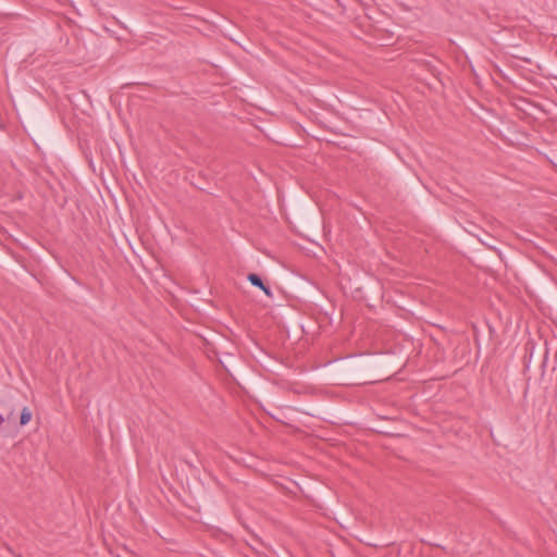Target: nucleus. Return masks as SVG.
I'll return each mask as SVG.
<instances>
[{"instance_id": "f257e3e1", "label": "nucleus", "mask_w": 557, "mask_h": 557, "mask_svg": "<svg viewBox=\"0 0 557 557\" xmlns=\"http://www.w3.org/2000/svg\"><path fill=\"white\" fill-rule=\"evenodd\" d=\"M247 280L255 287L260 288L268 297H272V292L270 286L265 285L260 275L256 273H249Z\"/></svg>"}, {"instance_id": "f03ea898", "label": "nucleus", "mask_w": 557, "mask_h": 557, "mask_svg": "<svg viewBox=\"0 0 557 557\" xmlns=\"http://www.w3.org/2000/svg\"><path fill=\"white\" fill-rule=\"evenodd\" d=\"M32 411L29 410V408L27 407H24L22 412H21V417H20V424L22 426L26 425L30 419H32Z\"/></svg>"}]
</instances>
